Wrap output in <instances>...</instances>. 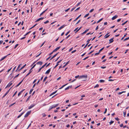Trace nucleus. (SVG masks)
<instances>
[{
	"label": "nucleus",
	"mask_w": 129,
	"mask_h": 129,
	"mask_svg": "<svg viewBox=\"0 0 129 129\" xmlns=\"http://www.w3.org/2000/svg\"><path fill=\"white\" fill-rule=\"evenodd\" d=\"M58 105V104H57L56 105H53L50 107L49 111L53 108H55Z\"/></svg>",
	"instance_id": "nucleus-1"
},
{
	"label": "nucleus",
	"mask_w": 129,
	"mask_h": 129,
	"mask_svg": "<svg viewBox=\"0 0 129 129\" xmlns=\"http://www.w3.org/2000/svg\"><path fill=\"white\" fill-rule=\"evenodd\" d=\"M31 111H29L24 116V117H27L30 114Z\"/></svg>",
	"instance_id": "nucleus-2"
},
{
	"label": "nucleus",
	"mask_w": 129,
	"mask_h": 129,
	"mask_svg": "<svg viewBox=\"0 0 129 129\" xmlns=\"http://www.w3.org/2000/svg\"><path fill=\"white\" fill-rule=\"evenodd\" d=\"M87 75H82V76H80V78H87Z\"/></svg>",
	"instance_id": "nucleus-3"
},
{
	"label": "nucleus",
	"mask_w": 129,
	"mask_h": 129,
	"mask_svg": "<svg viewBox=\"0 0 129 129\" xmlns=\"http://www.w3.org/2000/svg\"><path fill=\"white\" fill-rule=\"evenodd\" d=\"M12 84V83L11 82H10L9 83L6 87L5 88H7V87H9Z\"/></svg>",
	"instance_id": "nucleus-4"
},
{
	"label": "nucleus",
	"mask_w": 129,
	"mask_h": 129,
	"mask_svg": "<svg viewBox=\"0 0 129 129\" xmlns=\"http://www.w3.org/2000/svg\"><path fill=\"white\" fill-rule=\"evenodd\" d=\"M10 54H8L7 55L5 56L4 57H3L2 58H1V59L0 60V61H2V60H3L8 55H10Z\"/></svg>",
	"instance_id": "nucleus-5"
},
{
	"label": "nucleus",
	"mask_w": 129,
	"mask_h": 129,
	"mask_svg": "<svg viewBox=\"0 0 129 129\" xmlns=\"http://www.w3.org/2000/svg\"><path fill=\"white\" fill-rule=\"evenodd\" d=\"M60 47L59 46V47H58L56 48V49H54L53 50V52H55L56 51L58 50L60 48Z\"/></svg>",
	"instance_id": "nucleus-6"
},
{
	"label": "nucleus",
	"mask_w": 129,
	"mask_h": 129,
	"mask_svg": "<svg viewBox=\"0 0 129 129\" xmlns=\"http://www.w3.org/2000/svg\"><path fill=\"white\" fill-rule=\"evenodd\" d=\"M32 72V70H31V69H30L29 71V73L25 76V77H27V76L29 75L30 74V73Z\"/></svg>",
	"instance_id": "nucleus-7"
},
{
	"label": "nucleus",
	"mask_w": 129,
	"mask_h": 129,
	"mask_svg": "<svg viewBox=\"0 0 129 129\" xmlns=\"http://www.w3.org/2000/svg\"><path fill=\"white\" fill-rule=\"evenodd\" d=\"M59 52L57 53L55 55H54L50 59V60H51L53 59V58H54L58 54Z\"/></svg>",
	"instance_id": "nucleus-8"
},
{
	"label": "nucleus",
	"mask_w": 129,
	"mask_h": 129,
	"mask_svg": "<svg viewBox=\"0 0 129 129\" xmlns=\"http://www.w3.org/2000/svg\"><path fill=\"white\" fill-rule=\"evenodd\" d=\"M109 33L104 36V37L105 39H106L108 38L110 36V35H108V34Z\"/></svg>",
	"instance_id": "nucleus-9"
},
{
	"label": "nucleus",
	"mask_w": 129,
	"mask_h": 129,
	"mask_svg": "<svg viewBox=\"0 0 129 129\" xmlns=\"http://www.w3.org/2000/svg\"><path fill=\"white\" fill-rule=\"evenodd\" d=\"M51 68L49 69L48 70H47L46 72H45V74H48L49 72H50L51 70Z\"/></svg>",
	"instance_id": "nucleus-10"
},
{
	"label": "nucleus",
	"mask_w": 129,
	"mask_h": 129,
	"mask_svg": "<svg viewBox=\"0 0 129 129\" xmlns=\"http://www.w3.org/2000/svg\"><path fill=\"white\" fill-rule=\"evenodd\" d=\"M44 18L43 17H41L40 18L38 19H37L36 21V22L38 21L41 20H43V19H44Z\"/></svg>",
	"instance_id": "nucleus-11"
},
{
	"label": "nucleus",
	"mask_w": 129,
	"mask_h": 129,
	"mask_svg": "<svg viewBox=\"0 0 129 129\" xmlns=\"http://www.w3.org/2000/svg\"><path fill=\"white\" fill-rule=\"evenodd\" d=\"M118 17V16L117 15H116L115 16H113L112 18V20H114L116 18H117Z\"/></svg>",
	"instance_id": "nucleus-12"
},
{
	"label": "nucleus",
	"mask_w": 129,
	"mask_h": 129,
	"mask_svg": "<svg viewBox=\"0 0 129 129\" xmlns=\"http://www.w3.org/2000/svg\"><path fill=\"white\" fill-rule=\"evenodd\" d=\"M10 89H11V88L7 92L5 93V94L3 96V98L5 97L7 94L10 91Z\"/></svg>",
	"instance_id": "nucleus-13"
},
{
	"label": "nucleus",
	"mask_w": 129,
	"mask_h": 129,
	"mask_svg": "<svg viewBox=\"0 0 129 129\" xmlns=\"http://www.w3.org/2000/svg\"><path fill=\"white\" fill-rule=\"evenodd\" d=\"M34 106H35V105L33 104L30 106H29L28 107V109H31Z\"/></svg>",
	"instance_id": "nucleus-14"
},
{
	"label": "nucleus",
	"mask_w": 129,
	"mask_h": 129,
	"mask_svg": "<svg viewBox=\"0 0 129 129\" xmlns=\"http://www.w3.org/2000/svg\"><path fill=\"white\" fill-rule=\"evenodd\" d=\"M42 62L41 61H39L37 63V64H39L40 65H41L42 64Z\"/></svg>",
	"instance_id": "nucleus-15"
},
{
	"label": "nucleus",
	"mask_w": 129,
	"mask_h": 129,
	"mask_svg": "<svg viewBox=\"0 0 129 129\" xmlns=\"http://www.w3.org/2000/svg\"><path fill=\"white\" fill-rule=\"evenodd\" d=\"M113 38H112L111 39H110L109 40V41H110L109 43H111L113 41Z\"/></svg>",
	"instance_id": "nucleus-16"
},
{
	"label": "nucleus",
	"mask_w": 129,
	"mask_h": 129,
	"mask_svg": "<svg viewBox=\"0 0 129 129\" xmlns=\"http://www.w3.org/2000/svg\"><path fill=\"white\" fill-rule=\"evenodd\" d=\"M65 26V25H63L62 26H61V27H60L58 29L59 30H61V29L63 28H64V27Z\"/></svg>",
	"instance_id": "nucleus-17"
},
{
	"label": "nucleus",
	"mask_w": 129,
	"mask_h": 129,
	"mask_svg": "<svg viewBox=\"0 0 129 129\" xmlns=\"http://www.w3.org/2000/svg\"><path fill=\"white\" fill-rule=\"evenodd\" d=\"M89 30V29H87V30H85V31H84L81 34L83 35L84 34H85L87 31H88Z\"/></svg>",
	"instance_id": "nucleus-18"
},
{
	"label": "nucleus",
	"mask_w": 129,
	"mask_h": 129,
	"mask_svg": "<svg viewBox=\"0 0 129 129\" xmlns=\"http://www.w3.org/2000/svg\"><path fill=\"white\" fill-rule=\"evenodd\" d=\"M69 61H68V62H67L66 64L63 66V68L64 67H66L67 65L69 63Z\"/></svg>",
	"instance_id": "nucleus-19"
},
{
	"label": "nucleus",
	"mask_w": 129,
	"mask_h": 129,
	"mask_svg": "<svg viewBox=\"0 0 129 129\" xmlns=\"http://www.w3.org/2000/svg\"><path fill=\"white\" fill-rule=\"evenodd\" d=\"M68 84H65L63 85L61 87H60L59 88V89H62V88L63 87H64V86H66V85H67Z\"/></svg>",
	"instance_id": "nucleus-20"
},
{
	"label": "nucleus",
	"mask_w": 129,
	"mask_h": 129,
	"mask_svg": "<svg viewBox=\"0 0 129 129\" xmlns=\"http://www.w3.org/2000/svg\"><path fill=\"white\" fill-rule=\"evenodd\" d=\"M57 92V91H55V92H53V93H52L50 95V96H51L52 95H53V94H55Z\"/></svg>",
	"instance_id": "nucleus-21"
},
{
	"label": "nucleus",
	"mask_w": 129,
	"mask_h": 129,
	"mask_svg": "<svg viewBox=\"0 0 129 129\" xmlns=\"http://www.w3.org/2000/svg\"><path fill=\"white\" fill-rule=\"evenodd\" d=\"M31 97V95H30L28 98L26 100V102H27L28 101L29 99H30V98Z\"/></svg>",
	"instance_id": "nucleus-22"
},
{
	"label": "nucleus",
	"mask_w": 129,
	"mask_h": 129,
	"mask_svg": "<svg viewBox=\"0 0 129 129\" xmlns=\"http://www.w3.org/2000/svg\"><path fill=\"white\" fill-rule=\"evenodd\" d=\"M26 64H24L22 67L20 69V70H21L23 69L26 66Z\"/></svg>",
	"instance_id": "nucleus-23"
},
{
	"label": "nucleus",
	"mask_w": 129,
	"mask_h": 129,
	"mask_svg": "<svg viewBox=\"0 0 129 129\" xmlns=\"http://www.w3.org/2000/svg\"><path fill=\"white\" fill-rule=\"evenodd\" d=\"M81 16V15H80L79 16H78L76 18V19L75 20H74V21H76V20H77Z\"/></svg>",
	"instance_id": "nucleus-24"
},
{
	"label": "nucleus",
	"mask_w": 129,
	"mask_h": 129,
	"mask_svg": "<svg viewBox=\"0 0 129 129\" xmlns=\"http://www.w3.org/2000/svg\"><path fill=\"white\" fill-rule=\"evenodd\" d=\"M47 78V77H45V78H44V79L43 81V82H44Z\"/></svg>",
	"instance_id": "nucleus-25"
},
{
	"label": "nucleus",
	"mask_w": 129,
	"mask_h": 129,
	"mask_svg": "<svg viewBox=\"0 0 129 129\" xmlns=\"http://www.w3.org/2000/svg\"><path fill=\"white\" fill-rule=\"evenodd\" d=\"M103 18H102L101 19L97 21V23H98L100 22L101 21L103 20Z\"/></svg>",
	"instance_id": "nucleus-26"
},
{
	"label": "nucleus",
	"mask_w": 129,
	"mask_h": 129,
	"mask_svg": "<svg viewBox=\"0 0 129 129\" xmlns=\"http://www.w3.org/2000/svg\"><path fill=\"white\" fill-rule=\"evenodd\" d=\"M129 39V37H127V38L125 39L124 40H123V41H125L126 40H128Z\"/></svg>",
	"instance_id": "nucleus-27"
},
{
	"label": "nucleus",
	"mask_w": 129,
	"mask_h": 129,
	"mask_svg": "<svg viewBox=\"0 0 129 129\" xmlns=\"http://www.w3.org/2000/svg\"><path fill=\"white\" fill-rule=\"evenodd\" d=\"M99 86V85L98 84H97L94 87V88H95L96 87H98Z\"/></svg>",
	"instance_id": "nucleus-28"
},
{
	"label": "nucleus",
	"mask_w": 129,
	"mask_h": 129,
	"mask_svg": "<svg viewBox=\"0 0 129 129\" xmlns=\"http://www.w3.org/2000/svg\"><path fill=\"white\" fill-rule=\"evenodd\" d=\"M100 82H105V80H100Z\"/></svg>",
	"instance_id": "nucleus-29"
},
{
	"label": "nucleus",
	"mask_w": 129,
	"mask_h": 129,
	"mask_svg": "<svg viewBox=\"0 0 129 129\" xmlns=\"http://www.w3.org/2000/svg\"><path fill=\"white\" fill-rule=\"evenodd\" d=\"M126 114V112H123V116L124 117L125 116Z\"/></svg>",
	"instance_id": "nucleus-30"
},
{
	"label": "nucleus",
	"mask_w": 129,
	"mask_h": 129,
	"mask_svg": "<svg viewBox=\"0 0 129 129\" xmlns=\"http://www.w3.org/2000/svg\"><path fill=\"white\" fill-rule=\"evenodd\" d=\"M127 35V34L126 33V34H125V35H124V36L123 37H122V38H121V40H123V39L124 38V37H125V36H126V35Z\"/></svg>",
	"instance_id": "nucleus-31"
},
{
	"label": "nucleus",
	"mask_w": 129,
	"mask_h": 129,
	"mask_svg": "<svg viewBox=\"0 0 129 129\" xmlns=\"http://www.w3.org/2000/svg\"><path fill=\"white\" fill-rule=\"evenodd\" d=\"M89 15V14L88 13L87 14H86V15L84 16V18H86V17H87L88 15Z\"/></svg>",
	"instance_id": "nucleus-32"
},
{
	"label": "nucleus",
	"mask_w": 129,
	"mask_h": 129,
	"mask_svg": "<svg viewBox=\"0 0 129 129\" xmlns=\"http://www.w3.org/2000/svg\"><path fill=\"white\" fill-rule=\"evenodd\" d=\"M104 47L102 48L101 49H100V50L99 51V52L100 53V52L104 49Z\"/></svg>",
	"instance_id": "nucleus-33"
},
{
	"label": "nucleus",
	"mask_w": 129,
	"mask_h": 129,
	"mask_svg": "<svg viewBox=\"0 0 129 129\" xmlns=\"http://www.w3.org/2000/svg\"><path fill=\"white\" fill-rule=\"evenodd\" d=\"M94 10V9H93L91 10H90L89 11V12L90 13L92 12Z\"/></svg>",
	"instance_id": "nucleus-34"
},
{
	"label": "nucleus",
	"mask_w": 129,
	"mask_h": 129,
	"mask_svg": "<svg viewBox=\"0 0 129 129\" xmlns=\"http://www.w3.org/2000/svg\"><path fill=\"white\" fill-rule=\"evenodd\" d=\"M114 122V121L112 120H111L110 122V125H111V124L113 123Z\"/></svg>",
	"instance_id": "nucleus-35"
},
{
	"label": "nucleus",
	"mask_w": 129,
	"mask_h": 129,
	"mask_svg": "<svg viewBox=\"0 0 129 129\" xmlns=\"http://www.w3.org/2000/svg\"><path fill=\"white\" fill-rule=\"evenodd\" d=\"M91 40V39H88L87 40V43L88 44V43H89V42Z\"/></svg>",
	"instance_id": "nucleus-36"
},
{
	"label": "nucleus",
	"mask_w": 129,
	"mask_h": 129,
	"mask_svg": "<svg viewBox=\"0 0 129 129\" xmlns=\"http://www.w3.org/2000/svg\"><path fill=\"white\" fill-rule=\"evenodd\" d=\"M127 22V21H125L124 22V23H123L122 24V25H124Z\"/></svg>",
	"instance_id": "nucleus-37"
},
{
	"label": "nucleus",
	"mask_w": 129,
	"mask_h": 129,
	"mask_svg": "<svg viewBox=\"0 0 129 129\" xmlns=\"http://www.w3.org/2000/svg\"><path fill=\"white\" fill-rule=\"evenodd\" d=\"M33 89H31L30 91H29V93L30 94H31V92H32V91H33Z\"/></svg>",
	"instance_id": "nucleus-38"
},
{
	"label": "nucleus",
	"mask_w": 129,
	"mask_h": 129,
	"mask_svg": "<svg viewBox=\"0 0 129 129\" xmlns=\"http://www.w3.org/2000/svg\"><path fill=\"white\" fill-rule=\"evenodd\" d=\"M81 2H79V3L78 4H77L76 5V6L77 7L79 5H80L81 4Z\"/></svg>",
	"instance_id": "nucleus-39"
},
{
	"label": "nucleus",
	"mask_w": 129,
	"mask_h": 129,
	"mask_svg": "<svg viewBox=\"0 0 129 129\" xmlns=\"http://www.w3.org/2000/svg\"><path fill=\"white\" fill-rule=\"evenodd\" d=\"M82 28V27L81 26L80 27L79 29H78L77 31H76V32H78V31H79L81 28Z\"/></svg>",
	"instance_id": "nucleus-40"
},
{
	"label": "nucleus",
	"mask_w": 129,
	"mask_h": 129,
	"mask_svg": "<svg viewBox=\"0 0 129 129\" xmlns=\"http://www.w3.org/2000/svg\"><path fill=\"white\" fill-rule=\"evenodd\" d=\"M36 64H34L33 66V67L31 68V69H30L31 70H32V69H33L35 67V66H36Z\"/></svg>",
	"instance_id": "nucleus-41"
},
{
	"label": "nucleus",
	"mask_w": 129,
	"mask_h": 129,
	"mask_svg": "<svg viewBox=\"0 0 129 129\" xmlns=\"http://www.w3.org/2000/svg\"><path fill=\"white\" fill-rule=\"evenodd\" d=\"M15 103H14L13 104H11V105H10V106H9L10 107H11L13 105H14L15 104Z\"/></svg>",
	"instance_id": "nucleus-42"
},
{
	"label": "nucleus",
	"mask_w": 129,
	"mask_h": 129,
	"mask_svg": "<svg viewBox=\"0 0 129 129\" xmlns=\"http://www.w3.org/2000/svg\"><path fill=\"white\" fill-rule=\"evenodd\" d=\"M107 108H106L105 109V111H104V114H105L106 113V112H107Z\"/></svg>",
	"instance_id": "nucleus-43"
},
{
	"label": "nucleus",
	"mask_w": 129,
	"mask_h": 129,
	"mask_svg": "<svg viewBox=\"0 0 129 129\" xmlns=\"http://www.w3.org/2000/svg\"><path fill=\"white\" fill-rule=\"evenodd\" d=\"M18 44H17L16 45L14 48V49H15L18 46Z\"/></svg>",
	"instance_id": "nucleus-44"
},
{
	"label": "nucleus",
	"mask_w": 129,
	"mask_h": 129,
	"mask_svg": "<svg viewBox=\"0 0 129 129\" xmlns=\"http://www.w3.org/2000/svg\"><path fill=\"white\" fill-rule=\"evenodd\" d=\"M70 31H69L68 32L65 34V35L67 36L69 33Z\"/></svg>",
	"instance_id": "nucleus-45"
},
{
	"label": "nucleus",
	"mask_w": 129,
	"mask_h": 129,
	"mask_svg": "<svg viewBox=\"0 0 129 129\" xmlns=\"http://www.w3.org/2000/svg\"><path fill=\"white\" fill-rule=\"evenodd\" d=\"M17 91H16L14 93L13 95V96H12L13 97L14 96L16 95V94L17 93Z\"/></svg>",
	"instance_id": "nucleus-46"
},
{
	"label": "nucleus",
	"mask_w": 129,
	"mask_h": 129,
	"mask_svg": "<svg viewBox=\"0 0 129 129\" xmlns=\"http://www.w3.org/2000/svg\"><path fill=\"white\" fill-rule=\"evenodd\" d=\"M49 21L48 20H47L46 21L44 22V23L45 24H46V23H48V22Z\"/></svg>",
	"instance_id": "nucleus-47"
},
{
	"label": "nucleus",
	"mask_w": 129,
	"mask_h": 129,
	"mask_svg": "<svg viewBox=\"0 0 129 129\" xmlns=\"http://www.w3.org/2000/svg\"><path fill=\"white\" fill-rule=\"evenodd\" d=\"M93 34V33H92L91 34L90 33H90H87L86 34V35H89V34H90L91 35V34Z\"/></svg>",
	"instance_id": "nucleus-48"
},
{
	"label": "nucleus",
	"mask_w": 129,
	"mask_h": 129,
	"mask_svg": "<svg viewBox=\"0 0 129 129\" xmlns=\"http://www.w3.org/2000/svg\"><path fill=\"white\" fill-rule=\"evenodd\" d=\"M76 51V50H74L72 51L71 53H74Z\"/></svg>",
	"instance_id": "nucleus-49"
},
{
	"label": "nucleus",
	"mask_w": 129,
	"mask_h": 129,
	"mask_svg": "<svg viewBox=\"0 0 129 129\" xmlns=\"http://www.w3.org/2000/svg\"><path fill=\"white\" fill-rule=\"evenodd\" d=\"M94 51V50H93L90 52L88 54H91L92 52H93Z\"/></svg>",
	"instance_id": "nucleus-50"
},
{
	"label": "nucleus",
	"mask_w": 129,
	"mask_h": 129,
	"mask_svg": "<svg viewBox=\"0 0 129 129\" xmlns=\"http://www.w3.org/2000/svg\"><path fill=\"white\" fill-rule=\"evenodd\" d=\"M100 53L99 52H98L96 53H95V55H98V54H99Z\"/></svg>",
	"instance_id": "nucleus-51"
},
{
	"label": "nucleus",
	"mask_w": 129,
	"mask_h": 129,
	"mask_svg": "<svg viewBox=\"0 0 129 129\" xmlns=\"http://www.w3.org/2000/svg\"><path fill=\"white\" fill-rule=\"evenodd\" d=\"M44 13V12L43 11L42 12L40 15V16L42 15V14H43Z\"/></svg>",
	"instance_id": "nucleus-52"
},
{
	"label": "nucleus",
	"mask_w": 129,
	"mask_h": 129,
	"mask_svg": "<svg viewBox=\"0 0 129 129\" xmlns=\"http://www.w3.org/2000/svg\"><path fill=\"white\" fill-rule=\"evenodd\" d=\"M19 74H18L14 78H17V77H18V76H19Z\"/></svg>",
	"instance_id": "nucleus-53"
},
{
	"label": "nucleus",
	"mask_w": 129,
	"mask_h": 129,
	"mask_svg": "<svg viewBox=\"0 0 129 129\" xmlns=\"http://www.w3.org/2000/svg\"><path fill=\"white\" fill-rule=\"evenodd\" d=\"M70 8H69L68 9L66 10H65V11L66 12H67L68 11H69L70 10Z\"/></svg>",
	"instance_id": "nucleus-54"
},
{
	"label": "nucleus",
	"mask_w": 129,
	"mask_h": 129,
	"mask_svg": "<svg viewBox=\"0 0 129 129\" xmlns=\"http://www.w3.org/2000/svg\"><path fill=\"white\" fill-rule=\"evenodd\" d=\"M22 64H20L18 66V68H19L20 67V66L22 65Z\"/></svg>",
	"instance_id": "nucleus-55"
},
{
	"label": "nucleus",
	"mask_w": 129,
	"mask_h": 129,
	"mask_svg": "<svg viewBox=\"0 0 129 129\" xmlns=\"http://www.w3.org/2000/svg\"><path fill=\"white\" fill-rule=\"evenodd\" d=\"M80 20H79L76 23V24H78L79 22H80Z\"/></svg>",
	"instance_id": "nucleus-56"
},
{
	"label": "nucleus",
	"mask_w": 129,
	"mask_h": 129,
	"mask_svg": "<svg viewBox=\"0 0 129 129\" xmlns=\"http://www.w3.org/2000/svg\"><path fill=\"white\" fill-rule=\"evenodd\" d=\"M80 7H78V8H77V9H76L75 10V11H77V10H79L80 9Z\"/></svg>",
	"instance_id": "nucleus-57"
},
{
	"label": "nucleus",
	"mask_w": 129,
	"mask_h": 129,
	"mask_svg": "<svg viewBox=\"0 0 129 129\" xmlns=\"http://www.w3.org/2000/svg\"><path fill=\"white\" fill-rule=\"evenodd\" d=\"M89 57V56H87L85 58H84V59H83V60H86V59L88 58Z\"/></svg>",
	"instance_id": "nucleus-58"
},
{
	"label": "nucleus",
	"mask_w": 129,
	"mask_h": 129,
	"mask_svg": "<svg viewBox=\"0 0 129 129\" xmlns=\"http://www.w3.org/2000/svg\"><path fill=\"white\" fill-rule=\"evenodd\" d=\"M75 7L72 8V9L71 10V12H72V11H73L75 9Z\"/></svg>",
	"instance_id": "nucleus-59"
},
{
	"label": "nucleus",
	"mask_w": 129,
	"mask_h": 129,
	"mask_svg": "<svg viewBox=\"0 0 129 129\" xmlns=\"http://www.w3.org/2000/svg\"><path fill=\"white\" fill-rule=\"evenodd\" d=\"M106 66H105V67H101V68L103 69H105V68H106Z\"/></svg>",
	"instance_id": "nucleus-60"
},
{
	"label": "nucleus",
	"mask_w": 129,
	"mask_h": 129,
	"mask_svg": "<svg viewBox=\"0 0 129 129\" xmlns=\"http://www.w3.org/2000/svg\"><path fill=\"white\" fill-rule=\"evenodd\" d=\"M120 127H123V124L122 123V124H121L120 125Z\"/></svg>",
	"instance_id": "nucleus-61"
},
{
	"label": "nucleus",
	"mask_w": 129,
	"mask_h": 129,
	"mask_svg": "<svg viewBox=\"0 0 129 129\" xmlns=\"http://www.w3.org/2000/svg\"><path fill=\"white\" fill-rule=\"evenodd\" d=\"M115 119L117 121H118L119 120V119L118 118V117L116 118H115Z\"/></svg>",
	"instance_id": "nucleus-62"
},
{
	"label": "nucleus",
	"mask_w": 129,
	"mask_h": 129,
	"mask_svg": "<svg viewBox=\"0 0 129 129\" xmlns=\"http://www.w3.org/2000/svg\"><path fill=\"white\" fill-rule=\"evenodd\" d=\"M69 87H67V88H66L65 89V90H68L69 89Z\"/></svg>",
	"instance_id": "nucleus-63"
},
{
	"label": "nucleus",
	"mask_w": 129,
	"mask_h": 129,
	"mask_svg": "<svg viewBox=\"0 0 129 129\" xmlns=\"http://www.w3.org/2000/svg\"><path fill=\"white\" fill-rule=\"evenodd\" d=\"M128 49H127L125 51V52H124V53L125 54H126L127 52L128 51Z\"/></svg>",
	"instance_id": "nucleus-64"
}]
</instances>
